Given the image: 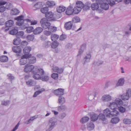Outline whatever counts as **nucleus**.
Returning <instances> with one entry per match:
<instances>
[{"instance_id": "nucleus-1", "label": "nucleus", "mask_w": 131, "mask_h": 131, "mask_svg": "<svg viewBox=\"0 0 131 131\" xmlns=\"http://www.w3.org/2000/svg\"><path fill=\"white\" fill-rule=\"evenodd\" d=\"M44 72L43 69L35 67L34 70L32 71V73L34 74L33 77L35 79L38 80L40 77L44 74Z\"/></svg>"}, {"instance_id": "nucleus-2", "label": "nucleus", "mask_w": 131, "mask_h": 131, "mask_svg": "<svg viewBox=\"0 0 131 131\" xmlns=\"http://www.w3.org/2000/svg\"><path fill=\"white\" fill-rule=\"evenodd\" d=\"M57 121V119L55 117L50 118L49 120L48 125L46 127V131H50L52 130L54 127Z\"/></svg>"}, {"instance_id": "nucleus-3", "label": "nucleus", "mask_w": 131, "mask_h": 131, "mask_svg": "<svg viewBox=\"0 0 131 131\" xmlns=\"http://www.w3.org/2000/svg\"><path fill=\"white\" fill-rule=\"evenodd\" d=\"M104 2L106 3V4H105V7L103 6V5L101 6V7L104 8L105 10H107L108 9L109 7L108 4L111 6H112L115 4V2H117L116 0H104Z\"/></svg>"}, {"instance_id": "nucleus-4", "label": "nucleus", "mask_w": 131, "mask_h": 131, "mask_svg": "<svg viewBox=\"0 0 131 131\" xmlns=\"http://www.w3.org/2000/svg\"><path fill=\"white\" fill-rule=\"evenodd\" d=\"M47 19L45 18H42L40 20V23L41 24L42 27L43 29H49L50 27L51 24L50 23L47 22Z\"/></svg>"}, {"instance_id": "nucleus-5", "label": "nucleus", "mask_w": 131, "mask_h": 131, "mask_svg": "<svg viewBox=\"0 0 131 131\" xmlns=\"http://www.w3.org/2000/svg\"><path fill=\"white\" fill-rule=\"evenodd\" d=\"M131 97V89H128L126 90V94H123L121 96V97L123 100H128Z\"/></svg>"}, {"instance_id": "nucleus-6", "label": "nucleus", "mask_w": 131, "mask_h": 131, "mask_svg": "<svg viewBox=\"0 0 131 131\" xmlns=\"http://www.w3.org/2000/svg\"><path fill=\"white\" fill-rule=\"evenodd\" d=\"M35 67L33 65L27 64L24 67V71L26 73L32 72V71L34 70Z\"/></svg>"}, {"instance_id": "nucleus-7", "label": "nucleus", "mask_w": 131, "mask_h": 131, "mask_svg": "<svg viewBox=\"0 0 131 131\" xmlns=\"http://www.w3.org/2000/svg\"><path fill=\"white\" fill-rule=\"evenodd\" d=\"M28 58V56L26 55H23L22 56L19 61L20 64L21 65L26 64L27 62V59Z\"/></svg>"}, {"instance_id": "nucleus-8", "label": "nucleus", "mask_w": 131, "mask_h": 131, "mask_svg": "<svg viewBox=\"0 0 131 131\" xmlns=\"http://www.w3.org/2000/svg\"><path fill=\"white\" fill-rule=\"evenodd\" d=\"M53 14L50 12L45 14V16L47 20L49 21L55 20V18L53 17Z\"/></svg>"}, {"instance_id": "nucleus-9", "label": "nucleus", "mask_w": 131, "mask_h": 131, "mask_svg": "<svg viewBox=\"0 0 131 131\" xmlns=\"http://www.w3.org/2000/svg\"><path fill=\"white\" fill-rule=\"evenodd\" d=\"M64 89H62L59 88L54 91V94L57 96H61L64 94Z\"/></svg>"}, {"instance_id": "nucleus-10", "label": "nucleus", "mask_w": 131, "mask_h": 131, "mask_svg": "<svg viewBox=\"0 0 131 131\" xmlns=\"http://www.w3.org/2000/svg\"><path fill=\"white\" fill-rule=\"evenodd\" d=\"M31 49V48L30 47H26L23 49V52L24 54V55H26V56H28V57L31 56V54H29V53Z\"/></svg>"}, {"instance_id": "nucleus-11", "label": "nucleus", "mask_w": 131, "mask_h": 131, "mask_svg": "<svg viewBox=\"0 0 131 131\" xmlns=\"http://www.w3.org/2000/svg\"><path fill=\"white\" fill-rule=\"evenodd\" d=\"M13 51L16 53H20L21 51V49L20 46H15L12 47Z\"/></svg>"}, {"instance_id": "nucleus-12", "label": "nucleus", "mask_w": 131, "mask_h": 131, "mask_svg": "<svg viewBox=\"0 0 131 131\" xmlns=\"http://www.w3.org/2000/svg\"><path fill=\"white\" fill-rule=\"evenodd\" d=\"M53 70L55 72H57L59 73H61L63 72V69L62 68H59L58 67L55 66L53 67Z\"/></svg>"}, {"instance_id": "nucleus-13", "label": "nucleus", "mask_w": 131, "mask_h": 131, "mask_svg": "<svg viewBox=\"0 0 131 131\" xmlns=\"http://www.w3.org/2000/svg\"><path fill=\"white\" fill-rule=\"evenodd\" d=\"M66 13L67 15H69L72 14L73 13V7L71 6H69L67 8Z\"/></svg>"}, {"instance_id": "nucleus-14", "label": "nucleus", "mask_w": 131, "mask_h": 131, "mask_svg": "<svg viewBox=\"0 0 131 131\" xmlns=\"http://www.w3.org/2000/svg\"><path fill=\"white\" fill-rule=\"evenodd\" d=\"M73 25L72 22L71 21H69L66 23L64 25V27L67 30L70 29Z\"/></svg>"}, {"instance_id": "nucleus-15", "label": "nucleus", "mask_w": 131, "mask_h": 131, "mask_svg": "<svg viewBox=\"0 0 131 131\" xmlns=\"http://www.w3.org/2000/svg\"><path fill=\"white\" fill-rule=\"evenodd\" d=\"M102 100L104 102H108L112 99L111 96L109 95H104L102 97Z\"/></svg>"}, {"instance_id": "nucleus-16", "label": "nucleus", "mask_w": 131, "mask_h": 131, "mask_svg": "<svg viewBox=\"0 0 131 131\" xmlns=\"http://www.w3.org/2000/svg\"><path fill=\"white\" fill-rule=\"evenodd\" d=\"M14 23V21L10 20L7 21L5 23V25L6 27H12Z\"/></svg>"}, {"instance_id": "nucleus-17", "label": "nucleus", "mask_w": 131, "mask_h": 131, "mask_svg": "<svg viewBox=\"0 0 131 131\" xmlns=\"http://www.w3.org/2000/svg\"><path fill=\"white\" fill-rule=\"evenodd\" d=\"M26 83L28 86H34L36 84V82L32 80H30L26 81Z\"/></svg>"}, {"instance_id": "nucleus-18", "label": "nucleus", "mask_w": 131, "mask_h": 131, "mask_svg": "<svg viewBox=\"0 0 131 131\" xmlns=\"http://www.w3.org/2000/svg\"><path fill=\"white\" fill-rule=\"evenodd\" d=\"M43 29L41 27L36 28L33 31V33L34 34H38L42 32Z\"/></svg>"}, {"instance_id": "nucleus-19", "label": "nucleus", "mask_w": 131, "mask_h": 131, "mask_svg": "<svg viewBox=\"0 0 131 131\" xmlns=\"http://www.w3.org/2000/svg\"><path fill=\"white\" fill-rule=\"evenodd\" d=\"M96 3L98 4L99 6V5H100L102 9H104V8H103L101 7V6L103 5V6L105 7V4H106V3H105L104 2V0H103V1L102 0H96Z\"/></svg>"}, {"instance_id": "nucleus-20", "label": "nucleus", "mask_w": 131, "mask_h": 131, "mask_svg": "<svg viewBox=\"0 0 131 131\" xmlns=\"http://www.w3.org/2000/svg\"><path fill=\"white\" fill-rule=\"evenodd\" d=\"M66 9V8L62 6H59L57 8V12L60 13L64 12Z\"/></svg>"}, {"instance_id": "nucleus-21", "label": "nucleus", "mask_w": 131, "mask_h": 131, "mask_svg": "<svg viewBox=\"0 0 131 131\" xmlns=\"http://www.w3.org/2000/svg\"><path fill=\"white\" fill-rule=\"evenodd\" d=\"M111 112L108 108H106L103 111V114L106 117H111Z\"/></svg>"}, {"instance_id": "nucleus-22", "label": "nucleus", "mask_w": 131, "mask_h": 131, "mask_svg": "<svg viewBox=\"0 0 131 131\" xmlns=\"http://www.w3.org/2000/svg\"><path fill=\"white\" fill-rule=\"evenodd\" d=\"M19 13V10L16 8H13L10 11V14L12 15H17Z\"/></svg>"}, {"instance_id": "nucleus-23", "label": "nucleus", "mask_w": 131, "mask_h": 131, "mask_svg": "<svg viewBox=\"0 0 131 131\" xmlns=\"http://www.w3.org/2000/svg\"><path fill=\"white\" fill-rule=\"evenodd\" d=\"M91 57V56L90 53L87 54L84 58V64H85L86 62H89Z\"/></svg>"}, {"instance_id": "nucleus-24", "label": "nucleus", "mask_w": 131, "mask_h": 131, "mask_svg": "<svg viewBox=\"0 0 131 131\" xmlns=\"http://www.w3.org/2000/svg\"><path fill=\"white\" fill-rule=\"evenodd\" d=\"M124 80L123 79H120L118 80L117 83L115 87L123 86L124 84Z\"/></svg>"}, {"instance_id": "nucleus-25", "label": "nucleus", "mask_w": 131, "mask_h": 131, "mask_svg": "<svg viewBox=\"0 0 131 131\" xmlns=\"http://www.w3.org/2000/svg\"><path fill=\"white\" fill-rule=\"evenodd\" d=\"M87 126L88 129L89 130L93 129L94 128V124L92 122L88 123Z\"/></svg>"}, {"instance_id": "nucleus-26", "label": "nucleus", "mask_w": 131, "mask_h": 131, "mask_svg": "<svg viewBox=\"0 0 131 131\" xmlns=\"http://www.w3.org/2000/svg\"><path fill=\"white\" fill-rule=\"evenodd\" d=\"M29 58V62L30 64H34L36 62V59L35 57L33 56L30 57V56L28 58Z\"/></svg>"}, {"instance_id": "nucleus-27", "label": "nucleus", "mask_w": 131, "mask_h": 131, "mask_svg": "<svg viewBox=\"0 0 131 131\" xmlns=\"http://www.w3.org/2000/svg\"><path fill=\"white\" fill-rule=\"evenodd\" d=\"M117 106L116 104L114 102L110 103L109 107L111 109L113 110L116 109Z\"/></svg>"}, {"instance_id": "nucleus-28", "label": "nucleus", "mask_w": 131, "mask_h": 131, "mask_svg": "<svg viewBox=\"0 0 131 131\" xmlns=\"http://www.w3.org/2000/svg\"><path fill=\"white\" fill-rule=\"evenodd\" d=\"M49 77L47 75H42L40 77L39 79H41L43 81H47L49 80Z\"/></svg>"}, {"instance_id": "nucleus-29", "label": "nucleus", "mask_w": 131, "mask_h": 131, "mask_svg": "<svg viewBox=\"0 0 131 131\" xmlns=\"http://www.w3.org/2000/svg\"><path fill=\"white\" fill-rule=\"evenodd\" d=\"M89 119V118L88 117L85 116L80 119V122L82 123H84L88 122Z\"/></svg>"}, {"instance_id": "nucleus-30", "label": "nucleus", "mask_w": 131, "mask_h": 131, "mask_svg": "<svg viewBox=\"0 0 131 131\" xmlns=\"http://www.w3.org/2000/svg\"><path fill=\"white\" fill-rule=\"evenodd\" d=\"M66 108V107L64 105H62L58 107V111L59 112L64 111Z\"/></svg>"}, {"instance_id": "nucleus-31", "label": "nucleus", "mask_w": 131, "mask_h": 131, "mask_svg": "<svg viewBox=\"0 0 131 131\" xmlns=\"http://www.w3.org/2000/svg\"><path fill=\"white\" fill-rule=\"evenodd\" d=\"M115 103L117 105H121L123 104V102L122 100L118 98L115 99Z\"/></svg>"}, {"instance_id": "nucleus-32", "label": "nucleus", "mask_w": 131, "mask_h": 131, "mask_svg": "<svg viewBox=\"0 0 131 131\" xmlns=\"http://www.w3.org/2000/svg\"><path fill=\"white\" fill-rule=\"evenodd\" d=\"M98 118V116L96 114L94 113L91 115V119L92 121H95Z\"/></svg>"}, {"instance_id": "nucleus-33", "label": "nucleus", "mask_w": 131, "mask_h": 131, "mask_svg": "<svg viewBox=\"0 0 131 131\" xmlns=\"http://www.w3.org/2000/svg\"><path fill=\"white\" fill-rule=\"evenodd\" d=\"M8 60V58L6 56H3L0 57V61L2 62H6Z\"/></svg>"}, {"instance_id": "nucleus-34", "label": "nucleus", "mask_w": 131, "mask_h": 131, "mask_svg": "<svg viewBox=\"0 0 131 131\" xmlns=\"http://www.w3.org/2000/svg\"><path fill=\"white\" fill-rule=\"evenodd\" d=\"M111 117L113 116H117L119 114V112L116 109L113 110V111H111Z\"/></svg>"}, {"instance_id": "nucleus-35", "label": "nucleus", "mask_w": 131, "mask_h": 131, "mask_svg": "<svg viewBox=\"0 0 131 131\" xmlns=\"http://www.w3.org/2000/svg\"><path fill=\"white\" fill-rule=\"evenodd\" d=\"M51 37L52 40L54 41L58 38L59 36L57 34H53L51 35Z\"/></svg>"}, {"instance_id": "nucleus-36", "label": "nucleus", "mask_w": 131, "mask_h": 131, "mask_svg": "<svg viewBox=\"0 0 131 131\" xmlns=\"http://www.w3.org/2000/svg\"><path fill=\"white\" fill-rule=\"evenodd\" d=\"M47 5L49 7H52L55 5V2L53 1H48L46 3Z\"/></svg>"}, {"instance_id": "nucleus-37", "label": "nucleus", "mask_w": 131, "mask_h": 131, "mask_svg": "<svg viewBox=\"0 0 131 131\" xmlns=\"http://www.w3.org/2000/svg\"><path fill=\"white\" fill-rule=\"evenodd\" d=\"M99 6L98 4L96 3H93L91 5V8L93 10H97L98 9Z\"/></svg>"}, {"instance_id": "nucleus-38", "label": "nucleus", "mask_w": 131, "mask_h": 131, "mask_svg": "<svg viewBox=\"0 0 131 131\" xmlns=\"http://www.w3.org/2000/svg\"><path fill=\"white\" fill-rule=\"evenodd\" d=\"M73 10V13L74 14H78L81 10V8L80 7H75Z\"/></svg>"}, {"instance_id": "nucleus-39", "label": "nucleus", "mask_w": 131, "mask_h": 131, "mask_svg": "<svg viewBox=\"0 0 131 131\" xmlns=\"http://www.w3.org/2000/svg\"><path fill=\"white\" fill-rule=\"evenodd\" d=\"M59 44L58 42V41H55L53 42L51 44V46L52 48H57Z\"/></svg>"}, {"instance_id": "nucleus-40", "label": "nucleus", "mask_w": 131, "mask_h": 131, "mask_svg": "<svg viewBox=\"0 0 131 131\" xmlns=\"http://www.w3.org/2000/svg\"><path fill=\"white\" fill-rule=\"evenodd\" d=\"M20 38L17 37L13 40V43L15 45H18L20 43Z\"/></svg>"}, {"instance_id": "nucleus-41", "label": "nucleus", "mask_w": 131, "mask_h": 131, "mask_svg": "<svg viewBox=\"0 0 131 131\" xmlns=\"http://www.w3.org/2000/svg\"><path fill=\"white\" fill-rule=\"evenodd\" d=\"M59 103L61 104H64L65 101V100L63 97L60 96L58 99Z\"/></svg>"}, {"instance_id": "nucleus-42", "label": "nucleus", "mask_w": 131, "mask_h": 131, "mask_svg": "<svg viewBox=\"0 0 131 131\" xmlns=\"http://www.w3.org/2000/svg\"><path fill=\"white\" fill-rule=\"evenodd\" d=\"M17 28H15L14 29H13L12 30H10L9 31V33L12 35H16L17 32Z\"/></svg>"}, {"instance_id": "nucleus-43", "label": "nucleus", "mask_w": 131, "mask_h": 131, "mask_svg": "<svg viewBox=\"0 0 131 131\" xmlns=\"http://www.w3.org/2000/svg\"><path fill=\"white\" fill-rule=\"evenodd\" d=\"M51 44V43L49 41H45L43 43V46L46 48H47L50 46Z\"/></svg>"}, {"instance_id": "nucleus-44", "label": "nucleus", "mask_w": 131, "mask_h": 131, "mask_svg": "<svg viewBox=\"0 0 131 131\" xmlns=\"http://www.w3.org/2000/svg\"><path fill=\"white\" fill-rule=\"evenodd\" d=\"M37 118L35 116H34L30 118L28 120L24 122V123L26 124H30L31 122L35 118Z\"/></svg>"}, {"instance_id": "nucleus-45", "label": "nucleus", "mask_w": 131, "mask_h": 131, "mask_svg": "<svg viewBox=\"0 0 131 131\" xmlns=\"http://www.w3.org/2000/svg\"><path fill=\"white\" fill-rule=\"evenodd\" d=\"M76 6L77 7L81 8V9L83 6V4L81 1H78L76 3Z\"/></svg>"}, {"instance_id": "nucleus-46", "label": "nucleus", "mask_w": 131, "mask_h": 131, "mask_svg": "<svg viewBox=\"0 0 131 131\" xmlns=\"http://www.w3.org/2000/svg\"><path fill=\"white\" fill-rule=\"evenodd\" d=\"M45 90L44 89H41V90H39L36 92L34 93L33 96V97H36L37 95L39 94L43 91H44Z\"/></svg>"}, {"instance_id": "nucleus-47", "label": "nucleus", "mask_w": 131, "mask_h": 131, "mask_svg": "<svg viewBox=\"0 0 131 131\" xmlns=\"http://www.w3.org/2000/svg\"><path fill=\"white\" fill-rule=\"evenodd\" d=\"M123 123L125 124H130L131 123V120L127 118H125L123 120Z\"/></svg>"}, {"instance_id": "nucleus-48", "label": "nucleus", "mask_w": 131, "mask_h": 131, "mask_svg": "<svg viewBox=\"0 0 131 131\" xmlns=\"http://www.w3.org/2000/svg\"><path fill=\"white\" fill-rule=\"evenodd\" d=\"M24 34V32L22 31H19L17 32L16 35V36L20 38L23 36Z\"/></svg>"}, {"instance_id": "nucleus-49", "label": "nucleus", "mask_w": 131, "mask_h": 131, "mask_svg": "<svg viewBox=\"0 0 131 131\" xmlns=\"http://www.w3.org/2000/svg\"><path fill=\"white\" fill-rule=\"evenodd\" d=\"M119 121V119L117 117H115L112 118L111 121L112 123H118Z\"/></svg>"}, {"instance_id": "nucleus-50", "label": "nucleus", "mask_w": 131, "mask_h": 131, "mask_svg": "<svg viewBox=\"0 0 131 131\" xmlns=\"http://www.w3.org/2000/svg\"><path fill=\"white\" fill-rule=\"evenodd\" d=\"M80 18L78 16L74 17L72 19V21L74 23L80 22Z\"/></svg>"}, {"instance_id": "nucleus-51", "label": "nucleus", "mask_w": 131, "mask_h": 131, "mask_svg": "<svg viewBox=\"0 0 131 131\" xmlns=\"http://www.w3.org/2000/svg\"><path fill=\"white\" fill-rule=\"evenodd\" d=\"M48 10V7H46L41 8L40 9L41 12L43 13L46 14Z\"/></svg>"}, {"instance_id": "nucleus-52", "label": "nucleus", "mask_w": 131, "mask_h": 131, "mask_svg": "<svg viewBox=\"0 0 131 131\" xmlns=\"http://www.w3.org/2000/svg\"><path fill=\"white\" fill-rule=\"evenodd\" d=\"M99 119L101 120L102 121H105L106 119L105 116L104 114L102 113L100 114L98 116Z\"/></svg>"}, {"instance_id": "nucleus-53", "label": "nucleus", "mask_w": 131, "mask_h": 131, "mask_svg": "<svg viewBox=\"0 0 131 131\" xmlns=\"http://www.w3.org/2000/svg\"><path fill=\"white\" fill-rule=\"evenodd\" d=\"M42 6V3L41 2H38L34 5V7L36 8L37 9L40 8Z\"/></svg>"}, {"instance_id": "nucleus-54", "label": "nucleus", "mask_w": 131, "mask_h": 131, "mask_svg": "<svg viewBox=\"0 0 131 131\" xmlns=\"http://www.w3.org/2000/svg\"><path fill=\"white\" fill-rule=\"evenodd\" d=\"M34 28L32 27H28L26 29V31L28 33H30L33 31Z\"/></svg>"}, {"instance_id": "nucleus-55", "label": "nucleus", "mask_w": 131, "mask_h": 131, "mask_svg": "<svg viewBox=\"0 0 131 131\" xmlns=\"http://www.w3.org/2000/svg\"><path fill=\"white\" fill-rule=\"evenodd\" d=\"M27 39L30 40H32L34 38V36L33 35H29L27 37Z\"/></svg>"}, {"instance_id": "nucleus-56", "label": "nucleus", "mask_w": 131, "mask_h": 131, "mask_svg": "<svg viewBox=\"0 0 131 131\" xmlns=\"http://www.w3.org/2000/svg\"><path fill=\"white\" fill-rule=\"evenodd\" d=\"M66 115V114L65 113H63L59 115V117L60 119H63Z\"/></svg>"}, {"instance_id": "nucleus-57", "label": "nucleus", "mask_w": 131, "mask_h": 131, "mask_svg": "<svg viewBox=\"0 0 131 131\" xmlns=\"http://www.w3.org/2000/svg\"><path fill=\"white\" fill-rule=\"evenodd\" d=\"M24 23V20H20L17 21L16 24L17 25L19 26H21V25H22Z\"/></svg>"}, {"instance_id": "nucleus-58", "label": "nucleus", "mask_w": 131, "mask_h": 131, "mask_svg": "<svg viewBox=\"0 0 131 131\" xmlns=\"http://www.w3.org/2000/svg\"><path fill=\"white\" fill-rule=\"evenodd\" d=\"M57 29L56 27L51 26L50 27L49 29L50 30L51 32H54Z\"/></svg>"}, {"instance_id": "nucleus-59", "label": "nucleus", "mask_w": 131, "mask_h": 131, "mask_svg": "<svg viewBox=\"0 0 131 131\" xmlns=\"http://www.w3.org/2000/svg\"><path fill=\"white\" fill-rule=\"evenodd\" d=\"M118 110H119L120 112L122 113L124 112H125L126 110L124 108L121 106L118 107Z\"/></svg>"}, {"instance_id": "nucleus-60", "label": "nucleus", "mask_w": 131, "mask_h": 131, "mask_svg": "<svg viewBox=\"0 0 131 131\" xmlns=\"http://www.w3.org/2000/svg\"><path fill=\"white\" fill-rule=\"evenodd\" d=\"M58 77V74L57 73H53L51 75V77L55 80L57 79Z\"/></svg>"}, {"instance_id": "nucleus-61", "label": "nucleus", "mask_w": 131, "mask_h": 131, "mask_svg": "<svg viewBox=\"0 0 131 131\" xmlns=\"http://www.w3.org/2000/svg\"><path fill=\"white\" fill-rule=\"evenodd\" d=\"M103 61H98L97 62H94V64L95 66H99L103 64Z\"/></svg>"}, {"instance_id": "nucleus-62", "label": "nucleus", "mask_w": 131, "mask_h": 131, "mask_svg": "<svg viewBox=\"0 0 131 131\" xmlns=\"http://www.w3.org/2000/svg\"><path fill=\"white\" fill-rule=\"evenodd\" d=\"M24 17V16L22 15H21L15 18V19L17 20V21L21 20H23Z\"/></svg>"}, {"instance_id": "nucleus-63", "label": "nucleus", "mask_w": 131, "mask_h": 131, "mask_svg": "<svg viewBox=\"0 0 131 131\" xmlns=\"http://www.w3.org/2000/svg\"><path fill=\"white\" fill-rule=\"evenodd\" d=\"M7 76L8 77V79L11 81L13 80L14 78V77L13 76L12 74H8Z\"/></svg>"}, {"instance_id": "nucleus-64", "label": "nucleus", "mask_w": 131, "mask_h": 131, "mask_svg": "<svg viewBox=\"0 0 131 131\" xmlns=\"http://www.w3.org/2000/svg\"><path fill=\"white\" fill-rule=\"evenodd\" d=\"M43 33L45 35L47 36H49L50 35L51 32L49 31L45 30L43 31Z\"/></svg>"}]
</instances>
